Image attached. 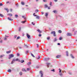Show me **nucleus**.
<instances>
[{"mask_svg": "<svg viewBox=\"0 0 77 77\" xmlns=\"http://www.w3.org/2000/svg\"><path fill=\"white\" fill-rule=\"evenodd\" d=\"M48 9H50V7H48Z\"/></svg>", "mask_w": 77, "mask_h": 77, "instance_id": "nucleus-53", "label": "nucleus"}, {"mask_svg": "<svg viewBox=\"0 0 77 77\" xmlns=\"http://www.w3.org/2000/svg\"><path fill=\"white\" fill-rule=\"evenodd\" d=\"M7 40V38H4V40L5 41H6Z\"/></svg>", "mask_w": 77, "mask_h": 77, "instance_id": "nucleus-45", "label": "nucleus"}, {"mask_svg": "<svg viewBox=\"0 0 77 77\" xmlns=\"http://www.w3.org/2000/svg\"><path fill=\"white\" fill-rule=\"evenodd\" d=\"M22 71H25V72H26V70L24 69H22Z\"/></svg>", "mask_w": 77, "mask_h": 77, "instance_id": "nucleus-19", "label": "nucleus"}, {"mask_svg": "<svg viewBox=\"0 0 77 77\" xmlns=\"http://www.w3.org/2000/svg\"><path fill=\"white\" fill-rule=\"evenodd\" d=\"M5 37L6 38V37L8 38V37H9V36H6V35H5Z\"/></svg>", "mask_w": 77, "mask_h": 77, "instance_id": "nucleus-59", "label": "nucleus"}, {"mask_svg": "<svg viewBox=\"0 0 77 77\" xmlns=\"http://www.w3.org/2000/svg\"><path fill=\"white\" fill-rule=\"evenodd\" d=\"M32 23L33 25H34V26H35V23H33V22H32Z\"/></svg>", "mask_w": 77, "mask_h": 77, "instance_id": "nucleus-52", "label": "nucleus"}, {"mask_svg": "<svg viewBox=\"0 0 77 77\" xmlns=\"http://www.w3.org/2000/svg\"><path fill=\"white\" fill-rule=\"evenodd\" d=\"M37 31L39 32V33H42V31L40 30L39 29H38L37 30Z\"/></svg>", "mask_w": 77, "mask_h": 77, "instance_id": "nucleus-10", "label": "nucleus"}, {"mask_svg": "<svg viewBox=\"0 0 77 77\" xmlns=\"http://www.w3.org/2000/svg\"><path fill=\"white\" fill-rule=\"evenodd\" d=\"M51 71H53L54 72V69H53L52 70H51Z\"/></svg>", "mask_w": 77, "mask_h": 77, "instance_id": "nucleus-49", "label": "nucleus"}, {"mask_svg": "<svg viewBox=\"0 0 77 77\" xmlns=\"http://www.w3.org/2000/svg\"><path fill=\"white\" fill-rule=\"evenodd\" d=\"M57 44L58 45H60V43H58Z\"/></svg>", "mask_w": 77, "mask_h": 77, "instance_id": "nucleus-56", "label": "nucleus"}, {"mask_svg": "<svg viewBox=\"0 0 77 77\" xmlns=\"http://www.w3.org/2000/svg\"><path fill=\"white\" fill-rule=\"evenodd\" d=\"M59 70H60V71H59V72L60 73V72H61L62 71V70L61 69H59Z\"/></svg>", "mask_w": 77, "mask_h": 77, "instance_id": "nucleus-33", "label": "nucleus"}, {"mask_svg": "<svg viewBox=\"0 0 77 77\" xmlns=\"http://www.w3.org/2000/svg\"><path fill=\"white\" fill-rule=\"evenodd\" d=\"M26 20L24 21H22L21 22L22 23H23V24H24V23H26Z\"/></svg>", "mask_w": 77, "mask_h": 77, "instance_id": "nucleus-17", "label": "nucleus"}, {"mask_svg": "<svg viewBox=\"0 0 77 77\" xmlns=\"http://www.w3.org/2000/svg\"><path fill=\"white\" fill-rule=\"evenodd\" d=\"M3 6V4L1 3H0V6Z\"/></svg>", "mask_w": 77, "mask_h": 77, "instance_id": "nucleus-40", "label": "nucleus"}, {"mask_svg": "<svg viewBox=\"0 0 77 77\" xmlns=\"http://www.w3.org/2000/svg\"><path fill=\"white\" fill-rule=\"evenodd\" d=\"M35 13H34L33 14V15L34 16V17H36L37 15H35Z\"/></svg>", "mask_w": 77, "mask_h": 77, "instance_id": "nucleus-35", "label": "nucleus"}, {"mask_svg": "<svg viewBox=\"0 0 77 77\" xmlns=\"http://www.w3.org/2000/svg\"><path fill=\"white\" fill-rule=\"evenodd\" d=\"M56 41H57V38H55L54 40V42H56Z\"/></svg>", "mask_w": 77, "mask_h": 77, "instance_id": "nucleus-18", "label": "nucleus"}, {"mask_svg": "<svg viewBox=\"0 0 77 77\" xmlns=\"http://www.w3.org/2000/svg\"><path fill=\"white\" fill-rule=\"evenodd\" d=\"M52 4V3L51 2L50 3V6H51V4Z\"/></svg>", "mask_w": 77, "mask_h": 77, "instance_id": "nucleus-54", "label": "nucleus"}, {"mask_svg": "<svg viewBox=\"0 0 77 77\" xmlns=\"http://www.w3.org/2000/svg\"><path fill=\"white\" fill-rule=\"evenodd\" d=\"M59 75H60V76H61V77H62V76L63 75V74H62V73H61L59 74Z\"/></svg>", "mask_w": 77, "mask_h": 77, "instance_id": "nucleus-22", "label": "nucleus"}, {"mask_svg": "<svg viewBox=\"0 0 77 77\" xmlns=\"http://www.w3.org/2000/svg\"><path fill=\"white\" fill-rule=\"evenodd\" d=\"M50 59V58H45V61H48V60H49Z\"/></svg>", "mask_w": 77, "mask_h": 77, "instance_id": "nucleus-6", "label": "nucleus"}, {"mask_svg": "<svg viewBox=\"0 0 77 77\" xmlns=\"http://www.w3.org/2000/svg\"><path fill=\"white\" fill-rule=\"evenodd\" d=\"M38 11H39V10H38V9L36 10L35 11V12H36V13H37V12H38Z\"/></svg>", "mask_w": 77, "mask_h": 77, "instance_id": "nucleus-26", "label": "nucleus"}, {"mask_svg": "<svg viewBox=\"0 0 77 77\" xmlns=\"http://www.w3.org/2000/svg\"><path fill=\"white\" fill-rule=\"evenodd\" d=\"M10 11L11 12H12V9H10Z\"/></svg>", "mask_w": 77, "mask_h": 77, "instance_id": "nucleus-63", "label": "nucleus"}, {"mask_svg": "<svg viewBox=\"0 0 77 77\" xmlns=\"http://www.w3.org/2000/svg\"><path fill=\"white\" fill-rule=\"evenodd\" d=\"M4 16H3V14H0V17H3Z\"/></svg>", "mask_w": 77, "mask_h": 77, "instance_id": "nucleus-24", "label": "nucleus"}, {"mask_svg": "<svg viewBox=\"0 0 77 77\" xmlns=\"http://www.w3.org/2000/svg\"><path fill=\"white\" fill-rule=\"evenodd\" d=\"M22 18H23L24 19H26V17L24 16H22Z\"/></svg>", "mask_w": 77, "mask_h": 77, "instance_id": "nucleus-23", "label": "nucleus"}, {"mask_svg": "<svg viewBox=\"0 0 77 77\" xmlns=\"http://www.w3.org/2000/svg\"><path fill=\"white\" fill-rule=\"evenodd\" d=\"M44 2H46V1L45 0H43Z\"/></svg>", "mask_w": 77, "mask_h": 77, "instance_id": "nucleus-61", "label": "nucleus"}, {"mask_svg": "<svg viewBox=\"0 0 77 77\" xmlns=\"http://www.w3.org/2000/svg\"><path fill=\"white\" fill-rule=\"evenodd\" d=\"M18 17V15H17V14H16V15H15V17H16V18H17V17Z\"/></svg>", "mask_w": 77, "mask_h": 77, "instance_id": "nucleus-46", "label": "nucleus"}, {"mask_svg": "<svg viewBox=\"0 0 77 77\" xmlns=\"http://www.w3.org/2000/svg\"><path fill=\"white\" fill-rule=\"evenodd\" d=\"M14 55L13 54H11L9 55V57H8L9 59L12 58V57H14Z\"/></svg>", "mask_w": 77, "mask_h": 77, "instance_id": "nucleus-2", "label": "nucleus"}, {"mask_svg": "<svg viewBox=\"0 0 77 77\" xmlns=\"http://www.w3.org/2000/svg\"><path fill=\"white\" fill-rule=\"evenodd\" d=\"M19 38H20V36L17 37V39H19Z\"/></svg>", "mask_w": 77, "mask_h": 77, "instance_id": "nucleus-51", "label": "nucleus"}, {"mask_svg": "<svg viewBox=\"0 0 77 77\" xmlns=\"http://www.w3.org/2000/svg\"><path fill=\"white\" fill-rule=\"evenodd\" d=\"M11 51H7V53H11Z\"/></svg>", "mask_w": 77, "mask_h": 77, "instance_id": "nucleus-41", "label": "nucleus"}, {"mask_svg": "<svg viewBox=\"0 0 77 77\" xmlns=\"http://www.w3.org/2000/svg\"><path fill=\"white\" fill-rule=\"evenodd\" d=\"M39 16H38L36 17V18H37V19H39Z\"/></svg>", "mask_w": 77, "mask_h": 77, "instance_id": "nucleus-28", "label": "nucleus"}, {"mask_svg": "<svg viewBox=\"0 0 77 77\" xmlns=\"http://www.w3.org/2000/svg\"><path fill=\"white\" fill-rule=\"evenodd\" d=\"M54 1L55 2H57V0H54Z\"/></svg>", "mask_w": 77, "mask_h": 77, "instance_id": "nucleus-58", "label": "nucleus"}, {"mask_svg": "<svg viewBox=\"0 0 77 77\" xmlns=\"http://www.w3.org/2000/svg\"><path fill=\"white\" fill-rule=\"evenodd\" d=\"M17 35H15L14 36V38H17Z\"/></svg>", "mask_w": 77, "mask_h": 77, "instance_id": "nucleus-57", "label": "nucleus"}, {"mask_svg": "<svg viewBox=\"0 0 77 77\" xmlns=\"http://www.w3.org/2000/svg\"><path fill=\"white\" fill-rule=\"evenodd\" d=\"M21 30V27H19V31Z\"/></svg>", "mask_w": 77, "mask_h": 77, "instance_id": "nucleus-43", "label": "nucleus"}, {"mask_svg": "<svg viewBox=\"0 0 77 77\" xmlns=\"http://www.w3.org/2000/svg\"><path fill=\"white\" fill-rule=\"evenodd\" d=\"M45 8H47L48 7V6H47V5H45Z\"/></svg>", "mask_w": 77, "mask_h": 77, "instance_id": "nucleus-42", "label": "nucleus"}, {"mask_svg": "<svg viewBox=\"0 0 77 77\" xmlns=\"http://www.w3.org/2000/svg\"><path fill=\"white\" fill-rule=\"evenodd\" d=\"M38 36H42V35L40 33L39 34Z\"/></svg>", "mask_w": 77, "mask_h": 77, "instance_id": "nucleus-36", "label": "nucleus"}, {"mask_svg": "<svg viewBox=\"0 0 77 77\" xmlns=\"http://www.w3.org/2000/svg\"><path fill=\"white\" fill-rule=\"evenodd\" d=\"M31 56H32V57H35V56H34V55H33V54H32V53H31Z\"/></svg>", "mask_w": 77, "mask_h": 77, "instance_id": "nucleus-20", "label": "nucleus"}, {"mask_svg": "<svg viewBox=\"0 0 77 77\" xmlns=\"http://www.w3.org/2000/svg\"><path fill=\"white\" fill-rule=\"evenodd\" d=\"M24 62V60H21V63H23V62Z\"/></svg>", "mask_w": 77, "mask_h": 77, "instance_id": "nucleus-38", "label": "nucleus"}, {"mask_svg": "<svg viewBox=\"0 0 77 77\" xmlns=\"http://www.w3.org/2000/svg\"><path fill=\"white\" fill-rule=\"evenodd\" d=\"M15 61H18V62H20V60L18 58H17L16 59H15V58H13L12 61L11 62V64H13L14 63V62H15Z\"/></svg>", "mask_w": 77, "mask_h": 77, "instance_id": "nucleus-1", "label": "nucleus"}, {"mask_svg": "<svg viewBox=\"0 0 77 77\" xmlns=\"http://www.w3.org/2000/svg\"><path fill=\"white\" fill-rule=\"evenodd\" d=\"M5 10H6L7 11V12H9V9H8V8H5Z\"/></svg>", "mask_w": 77, "mask_h": 77, "instance_id": "nucleus-9", "label": "nucleus"}, {"mask_svg": "<svg viewBox=\"0 0 77 77\" xmlns=\"http://www.w3.org/2000/svg\"><path fill=\"white\" fill-rule=\"evenodd\" d=\"M21 4L22 5H24V2H21Z\"/></svg>", "mask_w": 77, "mask_h": 77, "instance_id": "nucleus-16", "label": "nucleus"}, {"mask_svg": "<svg viewBox=\"0 0 77 77\" xmlns=\"http://www.w3.org/2000/svg\"><path fill=\"white\" fill-rule=\"evenodd\" d=\"M31 62H29L28 63L27 65H31Z\"/></svg>", "mask_w": 77, "mask_h": 77, "instance_id": "nucleus-15", "label": "nucleus"}, {"mask_svg": "<svg viewBox=\"0 0 77 77\" xmlns=\"http://www.w3.org/2000/svg\"><path fill=\"white\" fill-rule=\"evenodd\" d=\"M6 3H9V2H7Z\"/></svg>", "mask_w": 77, "mask_h": 77, "instance_id": "nucleus-64", "label": "nucleus"}, {"mask_svg": "<svg viewBox=\"0 0 77 77\" xmlns=\"http://www.w3.org/2000/svg\"><path fill=\"white\" fill-rule=\"evenodd\" d=\"M22 74H23V73L22 72H20V75H22Z\"/></svg>", "mask_w": 77, "mask_h": 77, "instance_id": "nucleus-31", "label": "nucleus"}, {"mask_svg": "<svg viewBox=\"0 0 77 77\" xmlns=\"http://www.w3.org/2000/svg\"><path fill=\"white\" fill-rule=\"evenodd\" d=\"M51 34H53L54 36H56V32H55V31H52L51 33Z\"/></svg>", "mask_w": 77, "mask_h": 77, "instance_id": "nucleus-3", "label": "nucleus"}, {"mask_svg": "<svg viewBox=\"0 0 77 77\" xmlns=\"http://www.w3.org/2000/svg\"><path fill=\"white\" fill-rule=\"evenodd\" d=\"M26 54H27V53H29V51H26Z\"/></svg>", "mask_w": 77, "mask_h": 77, "instance_id": "nucleus-60", "label": "nucleus"}, {"mask_svg": "<svg viewBox=\"0 0 77 77\" xmlns=\"http://www.w3.org/2000/svg\"><path fill=\"white\" fill-rule=\"evenodd\" d=\"M47 39H48V40L50 39V37H48L47 38Z\"/></svg>", "mask_w": 77, "mask_h": 77, "instance_id": "nucleus-44", "label": "nucleus"}, {"mask_svg": "<svg viewBox=\"0 0 77 77\" xmlns=\"http://www.w3.org/2000/svg\"><path fill=\"white\" fill-rule=\"evenodd\" d=\"M58 32H59V33H62V31L60 30H59Z\"/></svg>", "mask_w": 77, "mask_h": 77, "instance_id": "nucleus-30", "label": "nucleus"}, {"mask_svg": "<svg viewBox=\"0 0 77 77\" xmlns=\"http://www.w3.org/2000/svg\"><path fill=\"white\" fill-rule=\"evenodd\" d=\"M46 64L47 65V66L48 68L49 67V65H50V63H46Z\"/></svg>", "mask_w": 77, "mask_h": 77, "instance_id": "nucleus-7", "label": "nucleus"}, {"mask_svg": "<svg viewBox=\"0 0 77 77\" xmlns=\"http://www.w3.org/2000/svg\"><path fill=\"white\" fill-rule=\"evenodd\" d=\"M7 15H9L10 17H12V14H8Z\"/></svg>", "mask_w": 77, "mask_h": 77, "instance_id": "nucleus-12", "label": "nucleus"}, {"mask_svg": "<svg viewBox=\"0 0 77 77\" xmlns=\"http://www.w3.org/2000/svg\"><path fill=\"white\" fill-rule=\"evenodd\" d=\"M70 56H71V57H72V59H74V57L73 56H72V54H70Z\"/></svg>", "mask_w": 77, "mask_h": 77, "instance_id": "nucleus-21", "label": "nucleus"}, {"mask_svg": "<svg viewBox=\"0 0 77 77\" xmlns=\"http://www.w3.org/2000/svg\"><path fill=\"white\" fill-rule=\"evenodd\" d=\"M47 15H48V13H46L45 14V16H46V17H47Z\"/></svg>", "mask_w": 77, "mask_h": 77, "instance_id": "nucleus-39", "label": "nucleus"}, {"mask_svg": "<svg viewBox=\"0 0 77 77\" xmlns=\"http://www.w3.org/2000/svg\"><path fill=\"white\" fill-rule=\"evenodd\" d=\"M26 35V36L27 37L28 39H31V38H30V36L28 34H27Z\"/></svg>", "mask_w": 77, "mask_h": 77, "instance_id": "nucleus-5", "label": "nucleus"}, {"mask_svg": "<svg viewBox=\"0 0 77 77\" xmlns=\"http://www.w3.org/2000/svg\"><path fill=\"white\" fill-rule=\"evenodd\" d=\"M67 36H72V34L70 33H67Z\"/></svg>", "mask_w": 77, "mask_h": 77, "instance_id": "nucleus-8", "label": "nucleus"}, {"mask_svg": "<svg viewBox=\"0 0 77 77\" xmlns=\"http://www.w3.org/2000/svg\"><path fill=\"white\" fill-rule=\"evenodd\" d=\"M0 43H2V40H1V41H0Z\"/></svg>", "mask_w": 77, "mask_h": 77, "instance_id": "nucleus-62", "label": "nucleus"}, {"mask_svg": "<svg viewBox=\"0 0 77 77\" xmlns=\"http://www.w3.org/2000/svg\"><path fill=\"white\" fill-rule=\"evenodd\" d=\"M41 13H42V15H43V14H44V12H42Z\"/></svg>", "mask_w": 77, "mask_h": 77, "instance_id": "nucleus-48", "label": "nucleus"}, {"mask_svg": "<svg viewBox=\"0 0 77 77\" xmlns=\"http://www.w3.org/2000/svg\"><path fill=\"white\" fill-rule=\"evenodd\" d=\"M37 48H38V47H39V45H38V44H37Z\"/></svg>", "mask_w": 77, "mask_h": 77, "instance_id": "nucleus-47", "label": "nucleus"}, {"mask_svg": "<svg viewBox=\"0 0 77 77\" xmlns=\"http://www.w3.org/2000/svg\"><path fill=\"white\" fill-rule=\"evenodd\" d=\"M66 56H68V51H66Z\"/></svg>", "mask_w": 77, "mask_h": 77, "instance_id": "nucleus-11", "label": "nucleus"}, {"mask_svg": "<svg viewBox=\"0 0 77 77\" xmlns=\"http://www.w3.org/2000/svg\"><path fill=\"white\" fill-rule=\"evenodd\" d=\"M8 72H11V70L10 69H9L8 70Z\"/></svg>", "mask_w": 77, "mask_h": 77, "instance_id": "nucleus-29", "label": "nucleus"}, {"mask_svg": "<svg viewBox=\"0 0 77 77\" xmlns=\"http://www.w3.org/2000/svg\"><path fill=\"white\" fill-rule=\"evenodd\" d=\"M53 12H54V13H56V12H57V11H56V10H55Z\"/></svg>", "mask_w": 77, "mask_h": 77, "instance_id": "nucleus-34", "label": "nucleus"}, {"mask_svg": "<svg viewBox=\"0 0 77 77\" xmlns=\"http://www.w3.org/2000/svg\"><path fill=\"white\" fill-rule=\"evenodd\" d=\"M39 58H40V57L39 56H38V57H37V59H39Z\"/></svg>", "mask_w": 77, "mask_h": 77, "instance_id": "nucleus-37", "label": "nucleus"}, {"mask_svg": "<svg viewBox=\"0 0 77 77\" xmlns=\"http://www.w3.org/2000/svg\"><path fill=\"white\" fill-rule=\"evenodd\" d=\"M3 56H5V55H2L0 56V58H2V57H3Z\"/></svg>", "mask_w": 77, "mask_h": 77, "instance_id": "nucleus-25", "label": "nucleus"}, {"mask_svg": "<svg viewBox=\"0 0 77 77\" xmlns=\"http://www.w3.org/2000/svg\"><path fill=\"white\" fill-rule=\"evenodd\" d=\"M17 56H20V54L18 53H17Z\"/></svg>", "mask_w": 77, "mask_h": 77, "instance_id": "nucleus-55", "label": "nucleus"}, {"mask_svg": "<svg viewBox=\"0 0 77 77\" xmlns=\"http://www.w3.org/2000/svg\"><path fill=\"white\" fill-rule=\"evenodd\" d=\"M25 46H26V48H28V46H27V45H25Z\"/></svg>", "mask_w": 77, "mask_h": 77, "instance_id": "nucleus-50", "label": "nucleus"}, {"mask_svg": "<svg viewBox=\"0 0 77 77\" xmlns=\"http://www.w3.org/2000/svg\"><path fill=\"white\" fill-rule=\"evenodd\" d=\"M62 37H60L59 38V40H62Z\"/></svg>", "mask_w": 77, "mask_h": 77, "instance_id": "nucleus-32", "label": "nucleus"}, {"mask_svg": "<svg viewBox=\"0 0 77 77\" xmlns=\"http://www.w3.org/2000/svg\"><path fill=\"white\" fill-rule=\"evenodd\" d=\"M8 19L10 21H13V19H10L9 17H8Z\"/></svg>", "mask_w": 77, "mask_h": 77, "instance_id": "nucleus-13", "label": "nucleus"}, {"mask_svg": "<svg viewBox=\"0 0 77 77\" xmlns=\"http://www.w3.org/2000/svg\"><path fill=\"white\" fill-rule=\"evenodd\" d=\"M40 74H41V77H43V74L42 73V71H40Z\"/></svg>", "mask_w": 77, "mask_h": 77, "instance_id": "nucleus-4", "label": "nucleus"}, {"mask_svg": "<svg viewBox=\"0 0 77 77\" xmlns=\"http://www.w3.org/2000/svg\"><path fill=\"white\" fill-rule=\"evenodd\" d=\"M31 69L30 68H27V71H30V70Z\"/></svg>", "mask_w": 77, "mask_h": 77, "instance_id": "nucleus-27", "label": "nucleus"}, {"mask_svg": "<svg viewBox=\"0 0 77 77\" xmlns=\"http://www.w3.org/2000/svg\"><path fill=\"white\" fill-rule=\"evenodd\" d=\"M56 58H59V57H60V55H57L56 56Z\"/></svg>", "mask_w": 77, "mask_h": 77, "instance_id": "nucleus-14", "label": "nucleus"}]
</instances>
